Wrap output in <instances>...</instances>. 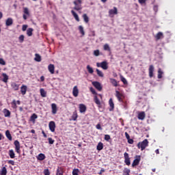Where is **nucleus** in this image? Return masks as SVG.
<instances>
[{"mask_svg": "<svg viewBox=\"0 0 175 175\" xmlns=\"http://www.w3.org/2000/svg\"><path fill=\"white\" fill-rule=\"evenodd\" d=\"M148 140L147 139L137 144V148H141L142 151H143L144 150H146V147H148Z\"/></svg>", "mask_w": 175, "mask_h": 175, "instance_id": "f257e3e1", "label": "nucleus"}, {"mask_svg": "<svg viewBox=\"0 0 175 175\" xmlns=\"http://www.w3.org/2000/svg\"><path fill=\"white\" fill-rule=\"evenodd\" d=\"M73 3L75 5L74 10H81L83 9V7L81 4L83 3V1L81 0H75L73 1Z\"/></svg>", "mask_w": 175, "mask_h": 175, "instance_id": "f03ea898", "label": "nucleus"}, {"mask_svg": "<svg viewBox=\"0 0 175 175\" xmlns=\"http://www.w3.org/2000/svg\"><path fill=\"white\" fill-rule=\"evenodd\" d=\"M97 68H102L104 70H107L109 69V66H107V62L104 61L101 63H96Z\"/></svg>", "mask_w": 175, "mask_h": 175, "instance_id": "7ed1b4c3", "label": "nucleus"}, {"mask_svg": "<svg viewBox=\"0 0 175 175\" xmlns=\"http://www.w3.org/2000/svg\"><path fill=\"white\" fill-rule=\"evenodd\" d=\"M116 96L119 102L124 103V98H125V96L121 92H120L118 90L116 91Z\"/></svg>", "mask_w": 175, "mask_h": 175, "instance_id": "20e7f679", "label": "nucleus"}, {"mask_svg": "<svg viewBox=\"0 0 175 175\" xmlns=\"http://www.w3.org/2000/svg\"><path fill=\"white\" fill-rule=\"evenodd\" d=\"M140 161H141L140 155H136L132 163V167H135V166H137L140 163Z\"/></svg>", "mask_w": 175, "mask_h": 175, "instance_id": "39448f33", "label": "nucleus"}, {"mask_svg": "<svg viewBox=\"0 0 175 175\" xmlns=\"http://www.w3.org/2000/svg\"><path fill=\"white\" fill-rule=\"evenodd\" d=\"M124 163H126L127 166H129V165H131V159L129 158V154H128V152H124Z\"/></svg>", "mask_w": 175, "mask_h": 175, "instance_id": "423d86ee", "label": "nucleus"}, {"mask_svg": "<svg viewBox=\"0 0 175 175\" xmlns=\"http://www.w3.org/2000/svg\"><path fill=\"white\" fill-rule=\"evenodd\" d=\"M14 144L15 146V150L17 154H21V150H20V142H18V140H15Z\"/></svg>", "mask_w": 175, "mask_h": 175, "instance_id": "0eeeda50", "label": "nucleus"}, {"mask_svg": "<svg viewBox=\"0 0 175 175\" xmlns=\"http://www.w3.org/2000/svg\"><path fill=\"white\" fill-rule=\"evenodd\" d=\"M49 127L51 132H55V122L51 121L49 124Z\"/></svg>", "mask_w": 175, "mask_h": 175, "instance_id": "6e6552de", "label": "nucleus"}, {"mask_svg": "<svg viewBox=\"0 0 175 175\" xmlns=\"http://www.w3.org/2000/svg\"><path fill=\"white\" fill-rule=\"evenodd\" d=\"M92 85L98 90V91H102V85H100V83L98 81H94L92 82Z\"/></svg>", "mask_w": 175, "mask_h": 175, "instance_id": "1a4fd4ad", "label": "nucleus"}, {"mask_svg": "<svg viewBox=\"0 0 175 175\" xmlns=\"http://www.w3.org/2000/svg\"><path fill=\"white\" fill-rule=\"evenodd\" d=\"M79 109L80 113H85L87 111V107L84 104H79Z\"/></svg>", "mask_w": 175, "mask_h": 175, "instance_id": "9d476101", "label": "nucleus"}, {"mask_svg": "<svg viewBox=\"0 0 175 175\" xmlns=\"http://www.w3.org/2000/svg\"><path fill=\"white\" fill-rule=\"evenodd\" d=\"M154 66L150 65V66H149V69H148L149 77H150V79H152V77H154Z\"/></svg>", "mask_w": 175, "mask_h": 175, "instance_id": "9b49d317", "label": "nucleus"}, {"mask_svg": "<svg viewBox=\"0 0 175 175\" xmlns=\"http://www.w3.org/2000/svg\"><path fill=\"white\" fill-rule=\"evenodd\" d=\"M11 88H12V90L14 91H18V90L20 88V84H17L15 82H12L11 83Z\"/></svg>", "mask_w": 175, "mask_h": 175, "instance_id": "f8f14e48", "label": "nucleus"}, {"mask_svg": "<svg viewBox=\"0 0 175 175\" xmlns=\"http://www.w3.org/2000/svg\"><path fill=\"white\" fill-rule=\"evenodd\" d=\"M137 118H138V120H141V121H143V120H144V118H146V112H144V111L139 112Z\"/></svg>", "mask_w": 175, "mask_h": 175, "instance_id": "ddd939ff", "label": "nucleus"}, {"mask_svg": "<svg viewBox=\"0 0 175 175\" xmlns=\"http://www.w3.org/2000/svg\"><path fill=\"white\" fill-rule=\"evenodd\" d=\"M48 70L50 72L51 75H54L55 70V66H54V64H49L48 66Z\"/></svg>", "mask_w": 175, "mask_h": 175, "instance_id": "4468645a", "label": "nucleus"}, {"mask_svg": "<svg viewBox=\"0 0 175 175\" xmlns=\"http://www.w3.org/2000/svg\"><path fill=\"white\" fill-rule=\"evenodd\" d=\"M51 109H52V114H57V111H58V109L57 108V104L52 103Z\"/></svg>", "mask_w": 175, "mask_h": 175, "instance_id": "2eb2a0df", "label": "nucleus"}, {"mask_svg": "<svg viewBox=\"0 0 175 175\" xmlns=\"http://www.w3.org/2000/svg\"><path fill=\"white\" fill-rule=\"evenodd\" d=\"M72 95L75 98H77L79 96V89L77 88V86H75L72 90Z\"/></svg>", "mask_w": 175, "mask_h": 175, "instance_id": "dca6fc26", "label": "nucleus"}, {"mask_svg": "<svg viewBox=\"0 0 175 175\" xmlns=\"http://www.w3.org/2000/svg\"><path fill=\"white\" fill-rule=\"evenodd\" d=\"M156 40H159L161 39H163V33L159 31L158 32L156 36H154Z\"/></svg>", "mask_w": 175, "mask_h": 175, "instance_id": "f3484780", "label": "nucleus"}, {"mask_svg": "<svg viewBox=\"0 0 175 175\" xmlns=\"http://www.w3.org/2000/svg\"><path fill=\"white\" fill-rule=\"evenodd\" d=\"M109 16H111L113 14H118V10L116 7H113V9L109 10Z\"/></svg>", "mask_w": 175, "mask_h": 175, "instance_id": "a211bd4d", "label": "nucleus"}, {"mask_svg": "<svg viewBox=\"0 0 175 175\" xmlns=\"http://www.w3.org/2000/svg\"><path fill=\"white\" fill-rule=\"evenodd\" d=\"M109 111H113L114 110V103L113 102V98H110L109 100Z\"/></svg>", "mask_w": 175, "mask_h": 175, "instance_id": "6ab92c4d", "label": "nucleus"}, {"mask_svg": "<svg viewBox=\"0 0 175 175\" xmlns=\"http://www.w3.org/2000/svg\"><path fill=\"white\" fill-rule=\"evenodd\" d=\"M38 161H44L46 159V155L43 153H40L37 157H36Z\"/></svg>", "mask_w": 175, "mask_h": 175, "instance_id": "aec40b11", "label": "nucleus"}, {"mask_svg": "<svg viewBox=\"0 0 175 175\" xmlns=\"http://www.w3.org/2000/svg\"><path fill=\"white\" fill-rule=\"evenodd\" d=\"M3 113L4 114V117H8L10 118V111H9V109L5 108L4 109H3Z\"/></svg>", "mask_w": 175, "mask_h": 175, "instance_id": "412c9836", "label": "nucleus"}, {"mask_svg": "<svg viewBox=\"0 0 175 175\" xmlns=\"http://www.w3.org/2000/svg\"><path fill=\"white\" fill-rule=\"evenodd\" d=\"M21 92L22 95H25L27 94V85H23L21 87Z\"/></svg>", "mask_w": 175, "mask_h": 175, "instance_id": "4be33fe9", "label": "nucleus"}, {"mask_svg": "<svg viewBox=\"0 0 175 175\" xmlns=\"http://www.w3.org/2000/svg\"><path fill=\"white\" fill-rule=\"evenodd\" d=\"M56 175H64V168L62 167H57Z\"/></svg>", "mask_w": 175, "mask_h": 175, "instance_id": "5701e85b", "label": "nucleus"}, {"mask_svg": "<svg viewBox=\"0 0 175 175\" xmlns=\"http://www.w3.org/2000/svg\"><path fill=\"white\" fill-rule=\"evenodd\" d=\"M5 25L7 27H10L13 25V19L12 18H8L5 21Z\"/></svg>", "mask_w": 175, "mask_h": 175, "instance_id": "b1692460", "label": "nucleus"}, {"mask_svg": "<svg viewBox=\"0 0 175 175\" xmlns=\"http://www.w3.org/2000/svg\"><path fill=\"white\" fill-rule=\"evenodd\" d=\"M2 76H3L2 81L3 83H8V81L9 80V76H8L5 72L2 73Z\"/></svg>", "mask_w": 175, "mask_h": 175, "instance_id": "393cba45", "label": "nucleus"}, {"mask_svg": "<svg viewBox=\"0 0 175 175\" xmlns=\"http://www.w3.org/2000/svg\"><path fill=\"white\" fill-rule=\"evenodd\" d=\"M110 83L111 84H112V85H113V87H118V83H117V80L113 79V78H110Z\"/></svg>", "mask_w": 175, "mask_h": 175, "instance_id": "a878e982", "label": "nucleus"}, {"mask_svg": "<svg viewBox=\"0 0 175 175\" xmlns=\"http://www.w3.org/2000/svg\"><path fill=\"white\" fill-rule=\"evenodd\" d=\"M71 13L73 17L75 18L76 21H80V18H79V15L74 10H71Z\"/></svg>", "mask_w": 175, "mask_h": 175, "instance_id": "bb28decb", "label": "nucleus"}, {"mask_svg": "<svg viewBox=\"0 0 175 175\" xmlns=\"http://www.w3.org/2000/svg\"><path fill=\"white\" fill-rule=\"evenodd\" d=\"M8 174V170L6 167H3L1 170H0V175H7Z\"/></svg>", "mask_w": 175, "mask_h": 175, "instance_id": "cd10ccee", "label": "nucleus"}, {"mask_svg": "<svg viewBox=\"0 0 175 175\" xmlns=\"http://www.w3.org/2000/svg\"><path fill=\"white\" fill-rule=\"evenodd\" d=\"M40 95L42 98H46L47 96V92L44 91V89L41 88L40 90Z\"/></svg>", "mask_w": 175, "mask_h": 175, "instance_id": "c85d7f7f", "label": "nucleus"}, {"mask_svg": "<svg viewBox=\"0 0 175 175\" xmlns=\"http://www.w3.org/2000/svg\"><path fill=\"white\" fill-rule=\"evenodd\" d=\"M5 136L8 139V140L12 142V134H10V131H9V130H7L5 131Z\"/></svg>", "mask_w": 175, "mask_h": 175, "instance_id": "c756f323", "label": "nucleus"}, {"mask_svg": "<svg viewBox=\"0 0 175 175\" xmlns=\"http://www.w3.org/2000/svg\"><path fill=\"white\" fill-rule=\"evenodd\" d=\"M78 29L79 31V33L82 35V36H84V35H85V31H84V27H83V26H79Z\"/></svg>", "mask_w": 175, "mask_h": 175, "instance_id": "7c9ffc66", "label": "nucleus"}, {"mask_svg": "<svg viewBox=\"0 0 175 175\" xmlns=\"http://www.w3.org/2000/svg\"><path fill=\"white\" fill-rule=\"evenodd\" d=\"M157 73H158V75H157L158 79H162V75H163V71L162 70V68H159Z\"/></svg>", "mask_w": 175, "mask_h": 175, "instance_id": "2f4dec72", "label": "nucleus"}, {"mask_svg": "<svg viewBox=\"0 0 175 175\" xmlns=\"http://www.w3.org/2000/svg\"><path fill=\"white\" fill-rule=\"evenodd\" d=\"M9 155L12 159L16 158V156H15L16 154H14V150H13L12 149L9 150Z\"/></svg>", "mask_w": 175, "mask_h": 175, "instance_id": "473e14b6", "label": "nucleus"}, {"mask_svg": "<svg viewBox=\"0 0 175 175\" xmlns=\"http://www.w3.org/2000/svg\"><path fill=\"white\" fill-rule=\"evenodd\" d=\"M34 59H35V61H36V62H40V61H42V57L40 56V55L36 53L35 55Z\"/></svg>", "mask_w": 175, "mask_h": 175, "instance_id": "72a5a7b5", "label": "nucleus"}, {"mask_svg": "<svg viewBox=\"0 0 175 175\" xmlns=\"http://www.w3.org/2000/svg\"><path fill=\"white\" fill-rule=\"evenodd\" d=\"M77 117H79V116L77 115V111H74L72 116V121H77Z\"/></svg>", "mask_w": 175, "mask_h": 175, "instance_id": "f704fd0d", "label": "nucleus"}, {"mask_svg": "<svg viewBox=\"0 0 175 175\" xmlns=\"http://www.w3.org/2000/svg\"><path fill=\"white\" fill-rule=\"evenodd\" d=\"M83 18V21L84 22L88 24V23L90 22V18H88V16H87V14H84L83 16H82Z\"/></svg>", "mask_w": 175, "mask_h": 175, "instance_id": "c9c22d12", "label": "nucleus"}, {"mask_svg": "<svg viewBox=\"0 0 175 175\" xmlns=\"http://www.w3.org/2000/svg\"><path fill=\"white\" fill-rule=\"evenodd\" d=\"M33 32V29L32 28H29L27 30V36H32Z\"/></svg>", "mask_w": 175, "mask_h": 175, "instance_id": "e433bc0d", "label": "nucleus"}, {"mask_svg": "<svg viewBox=\"0 0 175 175\" xmlns=\"http://www.w3.org/2000/svg\"><path fill=\"white\" fill-rule=\"evenodd\" d=\"M96 149L98 151H101V150H103V143L99 142L97 145Z\"/></svg>", "mask_w": 175, "mask_h": 175, "instance_id": "4c0bfd02", "label": "nucleus"}, {"mask_svg": "<svg viewBox=\"0 0 175 175\" xmlns=\"http://www.w3.org/2000/svg\"><path fill=\"white\" fill-rule=\"evenodd\" d=\"M36 118H38V115H36V113H33L30 118V121H32V122H35Z\"/></svg>", "mask_w": 175, "mask_h": 175, "instance_id": "58836bf2", "label": "nucleus"}, {"mask_svg": "<svg viewBox=\"0 0 175 175\" xmlns=\"http://www.w3.org/2000/svg\"><path fill=\"white\" fill-rule=\"evenodd\" d=\"M103 50H105V51H111L110 46L109 45V44H104Z\"/></svg>", "mask_w": 175, "mask_h": 175, "instance_id": "ea45409f", "label": "nucleus"}, {"mask_svg": "<svg viewBox=\"0 0 175 175\" xmlns=\"http://www.w3.org/2000/svg\"><path fill=\"white\" fill-rule=\"evenodd\" d=\"M123 174L124 175H131V170H129L128 168H125L123 170Z\"/></svg>", "mask_w": 175, "mask_h": 175, "instance_id": "a19ab883", "label": "nucleus"}, {"mask_svg": "<svg viewBox=\"0 0 175 175\" xmlns=\"http://www.w3.org/2000/svg\"><path fill=\"white\" fill-rule=\"evenodd\" d=\"M12 109H17V103L16 100H13V101L11 103Z\"/></svg>", "mask_w": 175, "mask_h": 175, "instance_id": "79ce46f5", "label": "nucleus"}, {"mask_svg": "<svg viewBox=\"0 0 175 175\" xmlns=\"http://www.w3.org/2000/svg\"><path fill=\"white\" fill-rule=\"evenodd\" d=\"M86 68L89 73H90L91 75L94 73V69H92V68L90 65H88Z\"/></svg>", "mask_w": 175, "mask_h": 175, "instance_id": "37998d69", "label": "nucleus"}, {"mask_svg": "<svg viewBox=\"0 0 175 175\" xmlns=\"http://www.w3.org/2000/svg\"><path fill=\"white\" fill-rule=\"evenodd\" d=\"M96 71L97 72V75L99 77H103V72L102 71L99 70V69H96Z\"/></svg>", "mask_w": 175, "mask_h": 175, "instance_id": "c03bdc74", "label": "nucleus"}, {"mask_svg": "<svg viewBox=\"0 0 175 175\" xmlns=\"http://www.w3.org/2000/svg\"><path fill=\"white\" fill-rule=\"evenodd\" d=\"M94 102L96 105H100V100H99L97 96H94Z\"/></svg>", "mask_w": 175, "mask_h": 175, "instance_id": "a18cd8bd", "label": "nucleus"}, {"mask_svg": "<svg viewBox=\"0 0 175 175\" xmlns=\"http://www.w3.org/2000/svg\"><path fill=\"white\" fill-rule=\"evenodd\" d=\"M23 13L27 14V16H29V10H28V8H23Z\"/></svg>", "mask_w": 175, "mask_h": 175, "instance_id": "49530a36", "label": "nucleus"}, {"mask_svg": "<svg viewBox=\"0 0 175 175\" xmlns=\"http://www.w3.org/2000/svg\"><path fill=\"white\" fill-rule=\"evenodd\" d=\"M24 35H21L18 38V40L20 42V43H23V42H24Z\"/></svg>", "mask_w": 175, "mask_h": 175, "instance_id": "de8ad7c7", "label": "nucleus"}, {"mask_svg": "<svg viewBox=\"0 0 175 175\" xmlns=\"http://www.w3.org/2000/svg\"><path fill=\"white\" fill-rule=\"evenodd\" d=\"M99 54H100V51L98 49L95 50L94 51V55H95V57H99Z\"/></svg>", "mask_w": 175, "mask_h": 175, "instance_id": "09e8293b", "label": "nucleus"}, {"mask_svg": "<svg viewBox=\"0 0 175 175\" xmlns=\"http://www.w3.org/2000/svg\"><path fill=\"white\" fill-rule=\"evenodd\" d=\"M72 175H79V169H75L72 170Z\"/></svg>", "mask_w": 175, "mask_h": 175, "instance_id": "8fccbe9b", "label": "nucleus"}, {"mask_svg": "<svg viewBox=\"0 0 175 175\" xmlns=\"http://www.w3.org/2000/svg\"><path fill=\"white\" fill-rule=\"evenodd\" d=\"M48 141H49V144H54L55 140L53 139V138L49 137V138H48Z\"/></svg>", "mask_w": 175, "mask_h": 175, "instance_id": "3c124183", "label": "nucleus"}, {"mask_svg": "<svg viewBox=\"0 0 175 175\" xmlns=\"http://www.w3.org/2000/svg\"><path fill=\"white\" fill-rule=\"evenodd\" d=\"M44 175H50V170H49V169L44 170Z\"/></svg>", "mask_w": 175, "mask_h": 175, "instance_id": "603ef678", "label": "nucleus"}, {"mask_svg": "<svg viewBox=\"0 0 175 175\" xmlns=\"http://www.w3.org/2000/svg\"><path fill=\"white\" fill-rule=\"evenodd\" d=\"M28 28V25H23L22 27V31H27V29Z\"/></svg>", "mask_w": 175, "mask_h": 175, "instance_id": "864d4df0", "label": "nucleus"}, {"mask_svg": "<svg viewBox=\"0 0 175 175\" xmlns=\"http://www.w3.org/2000/svg\"><path fill=\"white\" fill-rule=\"evenodd\" d=\"M0 65H6V62L2 58H0Z\"/></svg>", "mask_w": 175, "mask_h": 175, "instance_id": "5fc2aeb1", "label": "nucleus"}, {"mask_svg": "<svg viewBox=\"0 0 175 175\" xmlns=\"http://www.w3.org/2000/svg\"><path fill=\"white\" fill-rule=\"evenodd\" d=\"M90 90L92 94H93L94 95H96V91H95V89H94V88H90Z\"/></svg>", "mask_w": 175, "mask_h": 175, "instance_id": "6e6d98bb", "label": "nucleus"}, {"mask_svg": "<svg viewBox=\"0 0 175 175\" xmlns=\"http://www.w3.org/2000/svg\"><path fill=\"white\" fill-rule=\"evenodd\" d=\"M121 81H122L124 84H128V81H126V79H125L124 77L121 78Z\"/></svg>", "mask_w": 175, "mask_h": 175, "instance_id": "4d7b16f0", "label": "nucleus"}, {"mask_svg": "<svg viewBox=\"0 0 175 175\" xmlns=\"http://www.w3.org/2000/svg\"><path fill=\"white\" fill-rule=\"evenodd\" d=\"M105 140H106L107 142H109V140H110V135H105Z\"/></svg>", "mask_w": 175, "mask_h": 175, "instance_id": "13d9d810", "label": "nucleus"}, {"mask_svg": "<svg viewBox=\"0 0 175 175\" xmlns=\"http://www.w3.org/2000/svg\"><path fill=\"white\" fill-rule=\"evenodd\" d=\"M147 0H138V2H139V3H140L141 5H143V4H144V3H146V1Z\"/></svg>", "mask_w": 175, "mask_h": 175, "instance_id": "bf43d9fd", "label": "nucleus"}, {"mask_svg": "<svg viewBox=\"0 0 175 175\" xmlns=\"http://www.w3.org/2000/svg\"><path fill=\"white\" fill-rule=\"evenodd\" d=\"M124 135H125L126 138L127 139V140H128L129 139H131V136L129 135V134L127 132H125V133H124Z\"/></svg>", "mask_w": 175, "mask_h": 175, "instance_id": "052dcab7", "label": "nucleus"}, {"mask_svg": "<svg viewBox=\"0 0 175 175\" xmlns=\"http://www.w3.org/2000/svg\"><path fill=\"white\" fill-rule=\"evenodd\" d=\"M96 129H98L100 131H102V126H100V124H98L96 126Z\"/></svg>", "mask_w": 175, "mask_h": 175, "instance_id": "680f3d73", "label": "nucleus"}, {"mask_svg": "<svg viewBox=\"0 0 175 175\" xmlns=\"http://www.w3.org/2000/svg\"><path fill=\"white\" fill-rule=\"evenodd\" d=\"M8 163H10V165H12V166H14V161L13 160H10L8 161Z\"/></svg>", "mask_w": 175, "mask_h": 175, "instance_id": "e2e57ef3", "label": "nucleus"}, {"mask_svg": "<svg viewBox=\"0 0 175 175\" xmlns=\"http://www.w3.org/2000/svg\"><path fill=\"white\" fill-rule=\"evenodd\" d=\"M128 143L129 144H133V140L130 138V139H128Z\"/></svg>", "mask_w": 175, "mask_h": 175, "instance_id": "0e129e2a", "label": "nucleus"}, {"mask_svg": "<svg viewBox=\"0 0 175 175\" xmlns=\"http://www.w3.org/2000/svg\"><path fill=\"white\" fill-rule=\"evenodd\" d=\"M153 9H154V12H158V7H157V5H154L153 7Z\"/></svg>", "mask_w": 175, "mask_h": 175, "instance_id": "69168bd1", "label": "nucleus"}, {"mask_svg": "<svg viewBox=\"0 0 175 175\" xmlns=\"http://www.w3.org/2000/svg\"><path fill=\"white\" fill-rule=\"evenodd\" d=\"M42 133L44 137H47V135L46 134V133H44V131L42 130Z\"/></svg>", "mask_w": 175, "mask_h": 175, "instance_id": "338daca9", "label": "nucleus"}, {"mask_svg": "<svg viewBox=\"0 0 175 175\" xmlns=\"http://www.w3.org/2000/svg\"><path fill=\"white\" fill-rule=\"evenodd\" d=\"M40 81H44V76H41L40 77Z\"/></svg>", "mask_w": 175, "mask_h": 175, "instance_id": "774afa93", "label": "nucleus"}]
</instances>
